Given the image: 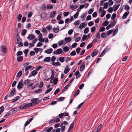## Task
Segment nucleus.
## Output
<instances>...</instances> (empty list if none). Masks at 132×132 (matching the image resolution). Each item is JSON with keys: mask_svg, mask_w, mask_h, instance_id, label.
<instances>
[{"mask_svg": "<svg viewBox=\"0 0 132 132\" xmlns=\"http://www.w3.org/2000/svg\"><path fill=\"white\" fill-rule=\"evenodd\" d=\"M65 127L64 126H62L61 128V132H63L65 130Z\"/></svg>", "mask_w": 132, "mask_h": 132, "instance_id": "obj_59", "label": "nucleus"}, {"mask_svg": "<svg viewBox=\"0 0 132 132\" xmlns=\"http://www.w3.org/2000/svg\"><path fill=\"white\" fill-rule=\"evenodd\" d=\"M35 53L34 51H31L30 52V56H33V55H35Z\"/></svg>", "mask_w": 132, "mask_h": 132, "instance_id": "obj_60", "label": "nucleus"}, {"mask_svg": "<svg viewBox=\"0 0 132 132\" xmlns=\"http://www.w3.org/2000/svg\"><path fill=\"white\" fill-rule=\"evenodd\" d=\"M35 37L34 35L30 34L29 35L27 38H28L30 40H32L34 39L35 38Z\"/></svg>", "mask_w": 132, "mask_h": 132, "instance_id": "obj_16", "label": "nucleus"}, {"mask_svg": "<svg viewBox=\"0 0 132 132\" xmlns=\"http://www.w3.org/2000/svg\"><path fill=\"white\" fill-rule=\"evenodd\" d=\"M75 121V120H74L73 122L71 124L70 126L68 129L69 131L71 130L73 128L74 126V122Z\"/></svg>", "mask_w": 132, "mask_h": 132, "instance_id": "obj_22", "label": "nucleus"}, {"mask_svg": "<svg viewBox=\"0 0 132 132\" xmlns=\"http://www.w3.org/2000/svg\"><path fill=\"white\" fill-rule=\"evenodd\" d=\"M70 86V85H69V84H68L66 85L63 89L62 92H63L64 91H65L67 90Z\"/></svg>", "mask_w": 132, "mask_h": 132, "instance_id": "obj_29", "label": "nucleus"}, {"mask_svg": "<svg viewBox=\"0 0 132 132\" xmlns=\"http://www.w3.org/2000/svg\"><path fill=\"white\" fill-rule=\"evenodd\" d=\"M32 66L31 65H30L29 66H27L25 68V71H27L29 69H31L32 68Z\"/></svg>", "mask_w": 132, "mask_h": 132, "instance_id": "obj_51", "label": "nucleus"}, {"mask_svg": "<svg viewBox=\"0 0 132 132\" xmlns=\"http://www.w3.org/2000/svg\"><path fill=\"white\" fill-rule=\"evenodd\" d=\"M98 53V50H97L96 51L93 52V53L91 54V55L92 57H94Z\"/></svg>", "mask_w": 132, "mask_h": 132, "instance_id": "obj_19", "label": "nucleus"}, {"mask_svg": "<svg viewBox=\"0 0 132 132\" xmlns=\"http://www.w3.org/2000/svg\"><path fill=\"white\" fill-rule=\"evenodd\" d=\"M96 29V28L94 26L91 29V32L92 33L93 32L95 31V30Z\"/></svg>", "mask_w": 132, "mask_h": 132, "instance_id": "obj_62", "label": "nucleus"}, {"mask_svg": "<svg viewBox=\"0 0 132 132\" xmlns=\"http://www.w3.org/2000/svg\"><path fill=\"white\" fill-rule=\"evenodd\" d=\"M87 25V23L86 24H85L84 23H81L79 27V28L80 29H81L83 27H84L86 26Z\"/></svg>", "mask_w": 132, "mask_h": 132, "instance_id": "obj_21", "label": "nucleus"}, {"mask_svg": "<svg viewBox=\"0 0 132 132\" xmlns=\"http://www.w3.org/2000/svg\"><path fill=\"white\" fill-rule=\"evenodd\" d=\"M118 28H116L115 30H114V31L113 34V36H114L116 34H117V32L118 31Z\"/></svg>", "mask_w": 132, "mask_h": 132, "instance_id": "obj_52", "label": "nucleus"}, {"mask_svg": "<svg viewBox=\"0 0 132 132\" xmlns=\"http://www.w3.org/2000/svg\"><path fill=\"white\" fill-rule=\"evenodd\" d=\"M52 88H50L49 89H48L47 90H46L45 93V94H46L48 93H49L52 90Z\"/></svg>", "mask_w": 132, "mask_h": 132, "instance_id": "obj_61", "label": "nucleus"}, {"mask_svg": "<svg viewBox=\"0 0 132 132\" xmlns=\"http://www.w3.org/2000/svg\"><path fill=\"white\" fill-rule=\"evenodd\" d=\"M109 2L110 6L112 5L113 3V2L112 0H109Z\"/></svg>", "mask_w": 132, "mask_h": 132, "instance_id": "obj_63", "label": "nucleus"}, {"mask_svg": "<svg viewBox=\"0 0 132 132\" xmlns=\"http://www.w3.org/2000/svg\"><path fill=\"white\" fill-rule=\"evenodd\" d=\"M116 16V14L115 13H114L112 15L111 18V19L112 20H114Z\"/></svg>", "mask_w": 132, "mask_h": 132, "instance_id": "obj_45", "label": "nucleus"}, {"mask_svg": "<svg viewBox=\"0 0 132 132\" xmlns=\"http://www.w3.org/2000/svg\"><path fill=\"white\" fill-rule=\"evenodd\" d=\"M16 93L15 91V89L14 88L11 91L10 93V94L11 96H13Z\"/></svg>", "mask_w": 132, "mask_h": 132, "instance_id": "obj_12", "label": "nucleus"}, {"mask_svg": "<svg viewBox=\"0 0 132 132\" xmlns=\"http://www.w3.org/2000/svg\"><path fill=\"white\" fill-rule=\"evenodd\" d=\"M85 101H84L82 103H80V104H79L77 108V109H79L80 108H81V106H82V105H83V104L84 103Z\"/></svg>", "mask_w": 132, "mask_h": 132, "instance_id": "obj_50", "label": "nucleus"}, {"mask_svg": "<svg viewBox=\"0 0 132 132\" xmlns=\"http://www.w3.org/2000/svg\"><path fill=\"white\" fill-rule=\"evenodd\" d=\"M41 18L43 19H45L46 18V14L45 12L42 13L41 15Z\"/></svg>", "mask_w": 132, "mask_h": 132, "instance_id": "obj_20", "label": "nucleus"}, {"mask_svg": "<svg viewBox=\"0 0 132 132\" xmlns=\"http://www.w3.org/2000/svg\"><path fill=\"white\" fill-rule=\"evenodd\" d=\"M96 36L98 39L100 38V35L99 33L98 32L96 34Z\"/></svg>", "mask_w": 132, "mask_h": 132, "instance_id": "obj_55", "label": "nucleus"}, {"mask_svg": "<svg viewBox=\"0 0 132 132\" xmlns=\"http://www.w3.org/2000/svg\"><path fill=\"white\" fill-rule=\"evenodd\" d=\"M109 23L108 21H105L103 23L102 25L103 26H106L109 24Z\"/></svg>", "mask_w": 132, "mask_h": 132, "instance_id": "obj_40", "label": "nucleus"}, {"mask_svg": "<svg viewBox=\"0 0 132 132\" xmlns=\"http://www.w3.org/2000/svg\"><path fill=\"white\" fill-rule=\"evenodd\" d=\"M59 60L61 62L63 63L64 61V57H60Z\"/></svg>", "mask_w": 132, "mask_h": 132, "instance_id": "obj_43", "label": "nucleus"}, {"mask_svg": "<svg viewBox=\"0 0 132 132\" xmlns=\"http://www.w3.org/2000/svg\"><path fill=\"white\" fill-rule=\"evenodd\" d=\"M39 99L38 98H34L32 99L31 101H32V102L31 103L32 104H33L35 105H36L39 103L40 102V101H37Z\"/></svg>", "mask_w": 132, "mask_h": 132, "instance_id": "obj_2", "label": "nucleus"}, {"mask_svg": "<svg viewBox=\"0 0 132 132\" xmlns=\"http://www.w3.org/2000/svg\"><path fill=\"white\" fill-rule=\"evenodd\" d=\"M34 118L32 117L30 118L29 121H27L25 123L24 126L25 127L26 126L28 125L29 124L30 122Z\"/></svg>", "mask_w": 132, "mask_h": 132, "instance_id": "obj_10", "label": "nucleus"}, {"mask_svg": "<svg viewBox=\"0 0 132 132\" xmlns=\"http://www.w3.org/2000/svg\"><path fill=\"white\" fill-rule=\"evenodd\" d=\"M24 104H25L24 105H22L19 106V108L20 109H25L27 108L31 107L32 105L31 103H29L27 104L25 103Z\"/></svg>", "mask_w": 132, "mask_h": 132, "instance_id": "obj_1", "label": "nucleus"}, {"mask_svg": "<svg viewBox=\"0 0 132 132\" xmlns=\"http://www.w3.org/2000/svg\"><path fill=\"white\" fill-rule=\"evenodd\" d=\"M85 67V62H82L80 66V71H82L84 70Z\"/></svg>", "mask_w": 132, "mask_h": 132, "instance_id": "obj_6", "label": "nucleus"}, {"mask_svg": "<svg viewBox=\"0 0 132 132\" xmlns=\"http://www.w3.org/2000/svg\"><path fill=\"white\" fill-rule=\"evenodd\" d=\"M102 12V13L100 15V16L101 17H103L106 13V11H105L103 10Z\"/></svg>", "mask_w": 132, "mask_h": 132, "instance_id": "obj_39", "label": "nucleus"}, {"mask_svg": "<svg viewBox=\"0 0 132 132\" xmlns=\"http://www.w3.org/2000/svg\"><path fill=\"white\" fill-rule=\"evenodd\" d=\"M56 14V12L54 11H53L51 13L50 17L51 18H53Z\"/></svg>", "mask_w": 132, "mask_h": 132, "instance_id": "obj_23", "label": "nucleus"}, {"mask_svg": "<svg viewBox=\"0 0 132 132\" xmlns=\"http://www.w3.org/2000/svg\"><path fill=\"white\" fill-rule=\"evenodd\" d=\"M23 59V57L22 56H19L17 57V59L18 62H20L22 61Z\"/></svg>", "mask_w": 132, "mask_h": 132, "instance_id": "obj_26", "label": "nucleus"}, {"mask_svg": "<svg viewBox=\"0 0 132 132\" xmlns=\"http://www.w3.org/2000/svg\"><path fill=\"white\" fill-rule=\"evenodd\" d=\"M30 82V79H27L25 80L24 81V84L26 86L28 87L29 84V83Z\"/></svg>", "mask_w": 132, "mask_h": 132, "instance_id": "obj_14", "label": "nucleus"}, {"mask_svg": "<svg viewBox=\"0 0 132 132\" xmlns=\"http://www.w3.org/2000/svg\"><path fill=\"white\" fill-rule=\"evenodd\" d=\"M62 51V50L61 48L57 49L56 51H54L53 52V53L55 54H59L61 53V52Z\"/></svg>", "mask_w": 132, "mask_h": 132, "instance_id": "obj_4", "label": "nucleus"}, {"mask_svg": "<svg viewBox=\"0 0 132 132\" xmlns=\"http://www.w3.org/2000/svg\"><path fill=\"white\" fill-rule=\"evenodd\" d=\"M52 26L51 25H50L49 26H47L46 27L47 29L48 30H50L52 28Z\"/></svg>", "mask_w": 132, "mask_h": 132, "instance_id": "obj_64", "label": "nucleus"}, {"mask_svg": "<svg viewBox=\"0 0 132 132\" xmlns=\"http://www.w3.org/2000/svg\"><path fill=\"white\" fill-rule=\"evenodd\" d=\"M79 6L78 4H76L73 6L72 5H71L70 6V8L72 10H74L77 8Z\"/></svg>", "mask_w": 132, "mask_h": 132, "instance_id": "obj_8", "label": "nucleus"}, {"mask_svg": "<svg viewBox=\"0 0 132 132\" xmlns=\"http://www.w3.org/2000/svg\"><path fill=\"white\" fill-rule=\"evenodd\" d=\"M42 68V67L41 65H39L38 67H37L36 68V71H38L40 69Z\"/></svg>", "mask_w": 132, "mask_h": 132, "instance_id": "obj_57", "label": "nucleus"}, {"mask_svg": "<svg viewBox=\"0 0 132 132\" xmlns=\"http://www.w3.org/2000/svg\"><path fill=\"white\" fill-rule=\"evenodd\" d=\"M93 45V43H92L89 44L87 47V49H89Z\"/></svg>", "mask_w": 132, "mask_h": 132, "instance_id": "obj_37", "label": "nucleus"}, {"mask_svg": "<svg viewBox=\"0 0 132 132\" xmlns=\"http://www.w3.org/2000/svg\"><path fill=\"white\" fill-rule=\"evenodd\" d=\"M23 54L22 52L21 51H18L16 53V55L18 56L22 55Z\"/></svg>", "mask_w": 132, "mask_h": 132, "instance_id": "obj_46", "label": "nucleus"}, {"mask_svg": "<svg viewBox=\"0 0 132 132\" xmlns=\"http://www.w3.org/2000/svg\"><path fill=\"white\" fill-rule=\"evenodd\" d=\"M20 97L19 96H17L15 97L14 98L12 99V102H14L15 101H17L19 99V98Z\"/></svg>", "mask_w": 132, "mask_h": 132, "instance_id": "obj_33", "label": "nucleus"}, {"mask_svg": "<svg viewBox=\"0 0 132 132\" xmlns=\"http://www.w3.org/2000/svg\"><path fill=\"white\" fill-rule=\"evenodd\" d=\"M1 51L3 52L4 53H6V47L2 45L1 46Z\"/></svg>", "mask_w": 132, "mask_h": 132, "instance_id": "obj_7", "label": "nucleus"}, {"mask_svg": "<svg viewBox=\"0 0 132 132\" xmlns=\"http://www.w3.org/2000/svg\"><path fill=\"white\" fill-rule=\"evenodd\" d=\"M52 64L55 66H57V65L60 66L61 65L59 62H53L52 63Z\"/></svg>", "mask_w": 132, "mask_h": 132, "instance_id": "obj_24", "label": "nucleus"}, {"mask_svg": "<svg viewBox=\"0 0 132 132\" xmlns=\"http://www.w3.org/2000/svg\"><path fill=\"white\" fill-rule=\"evenodd\" d=\"M69 65H67L65 67V69L64 70V72L65 74L67 73L70 71V69L68 68Z\"/></svg>", "mask_w": 132, "mask_h": 132, "instance_id": "obj_9", "label": "nucleus"}, {"mask_svg": "<svg viewBox=\"0 0 132 132\" xmlns=\"http://www.w3.org/2000/svg\"><path fill=\"white\" fill-rule=\"evenodd\" d=\"M87 36L86 35H84L82 37L81 39V40L82 41H84L87 38Z\"/></svg>", "mask_w": 132, "mask_h": 132, "instance_id": "obj_38", "label": "nucleus"}, {"mask_svg": "<svg viewBox=\"0 0 132 132\" xmlns=\"http://www.w3.org/2000/svg\"><path fill=\"white\" fill-rule=\"evenodd\" d=\"M24 86V84L22 82L21 80L19 82L17 86V88L19 90L22 88Z\"/></svg>", "mask_w": 132, "mask_h": 132, "instance_id": "obj_3", "label": "nucleus"}, {"mask_svg": "<svg viewBox=\"0 0 132 132\" xmlns=\"http://www.w3.org/2000/svg\"><path fill=\"white\" fill-rule=\"evenodd\" d=\"M116 23V21L115 20H113V21H112L110 24L112 25V27H113V26L115 25Z\"/></svg>", "mask_w": 132, "mask_h": 132, "instance_id": "obj_44", "label": "nucleus"}, {"mask_svg": "<svg viewBox=\"0 0 132 132\" xmlns=\"http://www.w3.org/2000/svg\"><path fill=\"white\" fill-rule=\"evenodd\" d=\"M64 51L66 52H67L69 50V48L68 46H65L63 48Z\"/></svg>", "mask_w": 132, "mask_h": 132, "instance_id": "obj_30", "label": "nucleus"}, {"mask_svg": "<svg viewBox=\"0 0 132 132\" xmlns=\"http://www.w3.org/2000/svg\"><path fill=\"white\" fill-rule=\"evenodd\" d=\"M53 51V49L52 48L48 49L46 50H45V53H46L47 54H50Z\"/></svg>", "mask_w": 132, "mask_h": 132, "instance_id": "obj_15", "label": "nucleus"}, {"mask_svg": "<svg viewBox=\"0 0 132 132\" xmlns=\"http://www.w3.org/2000/svg\"><path fill=\"white\" fill-rule=\"evenodd\" d=\"M51 60V58L49 57H47L45 58L42 61L43 62H49Z\"/></svg>", "mask_w": 132, "mask_h": 132, "instance_id": "obj_13", "label": "nucleus"}, {"mask_svg": "<svg viewBox=\"0 0 132 132\" xmlns=\"http://www.w3.org/2000/svg\"><path fill=\"white\" fill-rule=\"evenodd\" d=\"M105 28L104 27H101L99 30V31L100 32H102L105 30Z\"/></svg>", "mask_w": 132, "mask_h": 132, "instance_id": "obj_35", "label": "nucleus"}, {"mask_svg": "<svg viewBox=\"0 0 132 132\" xmlns=\"http://www.w3.org/2000/svg\"><path fill=\"white\" fill-rule=\"evenodd\" d=\"M75 76H76V78L78 79L81 76V75L79 74V72L78 70L74 74Z\"/></svg>", "mask_w": 132, "mask_h": 132, "instance_id": "obj_18", "label": "nucleus"}, {"mask_svg": "<svg viewBox=\"0 0 132 132\" xmlns=\"http://www.w3.org/2000/svg\"><path fill=\"white\" fill-rule=\"evenodd\" d=\"M17 107H15L13 108L12 110H10V111H11V113L15 111H17Z\"/></svg>", "mask_w": 132, "mask_h": 132, "instance_id": "obj_48", "label": "nucleus"}, {"mask_svg": "<svg viewBox=\"0 0 132 132\" xmlns=\"http://www.w3.org/2000/svg\"><path fill=\"white\" fill-rule=\"evenodd\" d=\"M76 54V53L75 50L72 51L70 53V55L71 56H75Z\"/></svg>", "mask_w": 132, "mask_h": 132, "instance_id": "obj_41", "label": "nucleus"}, {"mask_svg": "<svg viewBox=\"0 0 132 132\" xmlns=\"http://www.w3.org/2000/svg\"><path fill=\"white\" fill-rule=\"evenodd\" d=\"M38 72L36 70H33L31 72L32 75V76L35 75Z\"/></svg>", "mask_w": 132, "mask_h": 132, "instance_id": "obj_31", "label": "nucleus"}, {"mask_svg": "<svg viewBox=\"0 0 132 132\" xmlns=\"http://www.w3.org/2000/svg\"><path fill=\"white\" fill-rule=\"evenodd\" d=\"M53 30L54 32L56 33L59 31V29L58 28H54Z\"/></svg>", "mask_w": 132, "mask_h": 132, "instance_id": "obj_56", "label": "nucleus"}, {"mask_svg": "<svg viewBox=\"0 0 132 132\" xmlns=\"http://www.w3.org/2000/svg\"><path fill=\"white\" fill-rule=\"evenodd\" d=\"M108 7V2H106L104 4L103 8L104 9H106Z\"/></svg>", "mask_w": 132, "mask_h": 132, "instance_id": "obj_34", "label": "nucleus"}, {"mask_svg": "<svg viewBox=\"0 0 132 132\" xmlns=\"http://www.w3.org/2000/svg\"><path fill=\"white\" fill-rule=\"evenodd\" d=\"M79 14V12H76L75 14H74L73 15V17L75 19H76L78 17V15Z\"/></svg>", "mask_w": 132, "mask_h": 132, "instance_id": "obj_58", "label": "nucleus"}, {"mask_svg": "<svg viewBox=\"0 0 132 132\" xmlns=\"http://www.w3.org/2000/svg\"><path fill=\"white\" fill-rule=\"evenodd\" d=\"M102 126L101 124H100V125H99L98 126L96 130H97V131H100L101 128H102Z\"/></svg>", "mask_w": 132, "mask_h": 132, "instance_id": "obj_47", "label": "nucleus"}, {"mask_svg": "<svg viewBox=\"0 0 132 132\" xmlns=\"http://www.w3.org/2000/svg\"><path fill=\"white\" fill-rule=\"evenodd\" d=\"M71 40V38L70 37H66L64 39V40L66 43L69 42Z\"/></svg>", "mask_w": 132, "mask_h": 132, "instance_id": "obj_11", "label": "nucleus"}, {"mask_svg": "<svg viewBox=\"0 0 132 132\" xmlns=\"http://www.w3.org/2000/svg\"><path fill=\"white\" fill-rule=\"evenodd\" d=\"M129 13L128 11L125 12L122 16V18L123 19H125L126 18Z\"/></svg>", "mask_w": 132, "mask_h": 132, "instance_id": "obj_17", "label": "nucleus"}, {"mask_svg": "<svg viewBox=\"0 0 132 132\" xmlns=\"http://www.w3.org/2000/svg\"><path fill=\"white\" fill-rule=\"evenodd\" d=\"M22 74V71L21 70H20L18 72V73L17 74L16 77H19L21 76Z\"/></svg>", "mask_w": 132, "mask_h": 132, "instance_id": "obj_32", "label": "nucleus"}, {"mask_svg": "<svg viewBox=\"0 0 132 132\" xmlns=\"http://www.w3.org/2000/svg\"><path fill=\"white\" fill-rule=\"evenodd\" d=\"M27 32V31L25 29H24L21 32V35L23 36H24L26 34Z\"/></svg>", "mask_w": 132, "mask_h": 132, "instance_id": "obj_36", "label": "nucleus"}, {"mask_svg": "<svg viewBox=\"0 0 132 132\" xmlns=\"http://www.w3.org/2000/svg\"><path fill=\"white\" fill-rule=\"evenodd\" d=\"M22 17V15L21 14H19V15H18V19L19 21H20L21 20V19Z\"/></svg>", "mask_w": 132, "mask_h": 132, "instance_id": "obj_53", "label": "nucleus"}, {"mask_svg": "<svg viewBox=\"0 0 132 132\" xmlns=\"http://www.w3.org/2000/svg\"><path fill=\"white\" fill-rule=\"evenodd\" d=\"M70 13L68 12H65L63 13V15L64 16H67Z\"/></svg>", "mask_w": 132, "mask_h": 132, "instance_id": "obj_54", "label": "nucleus"}, {"mask_svg": "<svg viewBox=\"0 0 132 132\" xmlns=\"http://www.w3.org/2000/svg\"><path fill=\"white\" fill-rule=\"evenodd\" d=\"M55 78V79H54L55 80L53 82V85H56L57 84V82H58V79L57 78Z\"/></svg>", "mask_w": 132, "mask_h": 132, "instance_id": "obj_49", "label": "nucleus"}, {"mask_svg": "<svg viewBox=\"0 0 132 132\" xmlns=\"http://www.w3.org/2000/svg\"><path fill=\"white\" fill-rule=\"evenodd\" d=\"M120 4L117 5H114L113 6L114 8V11H116L118 9L120 6Z\"/></svg>", "mask_w": 132, "mask_h": 132, "instance_id": "obj_27", "label": "nucleus"}, {"mask_svg": "<svg viewBox=\"0 0 132 132\" xmlns=\"http://www.w3.org/2000/svg\"><path fill=\"white\" fill-rule=\"evenodd\" d=\"M106 36V34L105 32H102L101 34V37L103 39L105 38Z\"/></svg>", "mask_w": 132, "mask_h": 132, "instance_id": "obj_28", "label": "nucleus"}, {"mask_svg": "<svg viewBox=\"0 0 132 132\" xmlns=\"http://www.w3.org/2000/svg\"><path fill=\"white\" fill-rule=\"evenodd\" d=\"M16 43L17 44H18L20 42H21L22 39L19 35H16Z\"/></svg>", "mask_w": 132, "mask_h": 132, "instance_id": "obj_5", "label": "nucleus"}, {"mask_svg": "<svg viewBox=\"0 0 132 132\" xmlns=\"http://www.w3.org/2000/svg\"><path fill=\"white\" fill-rule=\"evenodd\" d=\"M89 31V28L88 27L86 28L84 30V34L87 33Z\"/></svg>", "mask_w": 132, "mask_h": 132, "instance_id": "obj_42", "label": "nucleus"}, {"mask_svg": "<svg viewBox=\"0 0 132 132\" xmlns=\"http://www.w3.org/2000/svg\"><path fill=\"white\" fill-rule=\"evenodd\" d=\"M51 72H52V75L51 77L49 78V79H54V78H56L54 77V71L52 70H51Z\"/></svg>", "mask_w": 132, "mask_h": 132, "instance_id": "obj_25", "label": "nucleus"}]
</instances>
